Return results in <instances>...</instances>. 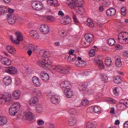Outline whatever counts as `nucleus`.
Wrapping results in <instances>:
<instances>
[{
  "label": "nucleus",
  "mask_w": 128,
  "mask_h": 128,
  "mask_svg": "<svg viewBox=\"0 0 128 128\" xmlns=\"http://www.w3.org/2000/svg\"><path fill=\"white\" fill-rule=\"evenodd\" d=\"M74 50H69V52H68V54H70V56L74 55Z\"/></svg>",
  "instance_id": "60"
},
{
  "label": "nucleus",
  "mask_w": 128,
  "mask_h": 128,
  "mask_svg": "<svg viewBox=\"0 0 128 128\" xmlns=\"http://www.w3.org/2000/svg\"><path fill=\"white\" fill-rule=\"evenodd\" d=\"M48 4H50L56 6H58V0H48Z\"/></svg>",
  "instance_id": "32"
},
{
  "label": "nucleus",
  "mask_w": 128,
  "mask_h": 128,
  "mask_svg": "<svg viewBox=\"0 0 128 128\" xmlns=\"http://www.w3.org/2000/svg\"><path fill=\"white\" fill-rule=\"evenodd\" d=\"M68 4L70 8L74 10H76V12H82V9L79 8H80V6H75L74 2H70Z\"/></svg>",
  "instance_id": "12"
},
{
  "label": "nucleus",
  "mask_w": 128,
  "mask_h": 128,
  "mask_svg": "<svg viewBox=\"0 0 128 128\" xmlns=\"http://www.w3.org/2000/svg\"><path fill=\"white\" fill-rule=\"evenodd\" d=\"M121 14L122 16H126V7L123 6L121 8Z\"/></svg>",
  "instance_id": "51"
},
{
  "label": "nucleus",
  "mask_w": 128,
  "mask_h": 128,
  "mask_svg": "<svg viewBox=\"0 0 128 128\" xmlns=\"http://www.w3.org/2000/svg\"><path fill=\"white\" fill-rule=\"evenodd\" d=\"M86 128H96V126L92 122L90 121L86 124Z\"/></svg>",
  "instance_id": "36"
},
{
  "label": "nucleus",
  "mask_w": 128,
  "mask_h": 128,
  "mask_svg": "<svg viewBox=\"0 0 128 128\" xmlns=\"http://www.w3.org/2000/svg\"><path fill=\"white\" fill-rule=\"evenodd\" d=\"M90 74V72H88V71H86L83 74L84 76H88Z\"/></svg>",
  "instance_id": "59"
},
{
  "label": "nucleus",
  "mask_w": 128,
  "mask_h": 128,
  "mask_svg": "<svg viewBox=\"0 0 128 128\" xmlns=\"http://www.w3.org/2000/svg\"><path fill=\"white\" fill-rule=\"evenodd\" d=\"M7 20L10 24H14L16 22V17L14 15L7 14Z\"/></svg>",
  "instance_id": "8"
},
{
  "label": "nucleus",
  "mask_w": 128,
  "mask_h": 128,
  "mask_svg": "<svg viewBox=\"0 0 128 128\" xmlns=\"http://www.w3.org/2000/svg\"><path fill=\"white\" fill-rule=\"evenodd\" d=\"M33 99H32V104L33 106H34L36 104H37L38 102V96H40V91L34 89L33 90Z\"/></svg>",
  "instance_id": "6"
},
{
  "label": "nucleus",
  "mask_w": 128,
  "mask_h": 128,
  "mask_svg": "<svg viewBox=\"0 0 128 128\" xmlns=\"http://www.w3.org/2000/svg\"><path fill=\"white\" fill-rule=\"evenodd\" d=\"M118 42H121V44L122 42V40L124 42H126V44H128V36H125V38H120V36H118Z\"/></svg>",
  "instance_id": "43"
},
{
  "label": "nucleus",
  "mask_w": 128,
  "mask_h": 128,
  "mask_svg": "<svg viewBox=\"0 0 128 128\" xmlns=\"http://www.w3.org/2000/svg\"><path fill=\"white\" fill-rule=\"evenodd\" d=\"M126 108H128V100H126L124 103H122Z\"/></svg>",
  "instance_id": "62"
},
{
  "label": "nucleus",
  "mask_w": 128,
  "mask_h": 128,
  "mask_svg": "<svg viewBox=\"0 0 128 128\" xmlns=\"http://www.w3.org/2000/svg\"><path fill=\"white\" fill-rule=\"evenodd\" d=\"M102 4H104V6H108V0H102Z\"/></svg>",
  "instance_id": "58"
},
{
  "label": "nucleus",
  "mask_w": 128,
  "mask_h": 128,
  "mask_svg": "<svg viewBox=\"0 0 128 128\" xmlns=\"http://www.w3.org/2000/svg\"><path fill=\"white\" fill-rule=\"evenodd\" d=\"M112 60H110V57L107 58L105 60V64L107 66H110L112 65Z\"/></svg>",
  "instance_id": "39"
},
{
  "label": "nucleus",
  "mask_w": 128,
  "mask_h": 128,
  "mask_svg": "<svg viewBox=\"0 0 128 128\" xmlns=\"http://www.w3.org/2000/svg\"><path fill=\"white\" fill-rule=\"evenodd\" d=\"M40 36L36 31L33 30L32 38L34 40H38Z\"/></svg>",
  "instance_id": "38"
},
{
  "label": "nucleus",
  "mask_w": 128,
  "mask_h": 128,
  "mask_svg": "<svg viewBox=\"0 0 128 128\" xmlns=\"http://www.w3.org/2000/svg\"><path fill=\"white\" fill-rule=\"evenodd\" d=\"M80 61L76 60L75 62V64L76 66H78V68H80Z\"/></svg>",
  "instance_id": "61"
},
{
  "label": "nucleus",
  "mask_w": 128,
  "mask_h": 128,
  "mask_svg": "<svg viewBox=\"0 0 128 128\" xmlns=\"http://www.w3.org/2000/svg\"><path fill=\"white\" fill-rule=\"evenodd\" d=\"M114 82L117 84H120L122 82V78H120V76H117L114 78Z\"/></svg>",
  "instance_id": "41"
},
{
  "label": "nucleus",
  "mask_w": 128,
  "mask_h": 128,
  "mask_svg": "<svg viewBox=\"0 0 128 128\" xmlns=\"http://www.w3.org/2000/svg\"><path fill=\"white\" fill-rule=\"evenodd\" d=\"M7 12H8V14H10L11 16H14V14H14V9L8 8V10L7 9Z\"/></svg>",
  "instance_id": "57"
},
{
  "label": "nucleus",
  "mask_w": 128,
  "mask_h": 128,
  "mask_svg": "<svg viewBox=\"0 0 128 128\" xmlns=\"http://www.w3.org/2000/svg\"><path fill=\"white\" fill-rule=\"evenodd\" d=\"M69 112L71 114H74V115L76 114V113H77L76 110V109L74 108H70L69 110Z\"/></svg>",
  "instance_id": "52"
},
{
  "label": "nucleus",
  "mask_w": 128,
  "mask_h": 128,
  "mask_svg": "<svg viewBox=\"0 0 128 128\" xmlns=\"http://www.w3.org/2000/svg\"><path fill=\"white\" fill-rule=\"evenodd\" d=\"M3 84L5 86H10L12 84V77L10 76H6L3 78Z\"/></svg>",
  "instance_id": "15"
},
{
  "label": "nucleus",
  "mask_w": 128,
  "mask_h": 128,
  "mask_svg": "<svg viewBox=\"0 0 128 128\" xmlns=\"http://www.w3.org/2000/svg\"><path fill=\"white\" fill-rule=\"evenodd\" d=\"M5 72L9 74H16L18 72V70L14 66H9L5 69Z\"/></svg>",
  "instance_id": "9"
},
{
  "label": "nucleus",
  "mask_w": 128,
  "mask_h": 128,
  "mask_svg": "<svg viewBox=\"0 0 128 128\" xmlns=\"http://www.w3.org/2000/svg\"><path fill=\"white\" fill-rule=\"evenodd\" d=\"M40 77L42 80H44V82H48V80H50V76H48V74L44 72H41L40 74Z\"/></svg>",
  "instance_id": "16"
},
{
  "label": "nucleus",
  "mask_w": 128,
  "mask_h": 128,
  "mask_svg": "<svg viewBox=\"0 0 128 128\" xmlns=\"http://www.w3.org/2000/svg\"><path fill=\"white\" fill-rule=\"evenodd\" d=\"M80 63V68H84V66H86V62L82 60H81Z\"/></svg>",
  "instance_id": "53"
},
{
  "label": "nucleus",
  "mask_w": 128,
  "mask_h": 128,
  "mask_svg": "<svg viewBox=\"0 0 128 128\" xmlns=\"http://www.w3.org/2000/svg\"><path fill=\"white\" fill-rule=\"evenodd\" d=\"M94 62L98 64L99 66H100V68L101 70H103L104 68V62L102 60H100V59H95L94 60Z\"/></svg>",
  "instance_id": "20"
},
{
  "label": "nucleus",
  "mask_w": 128,
  "mask_h": 128,
  "mask_svg": "<svg viewBox=\"0 0 128 128\" xmlns=\"http://www.w3.org/2000/svg\"><path fill=\"white\" fill-rule=\"evenodd\" d=\"M18 112L15 111L14 109H12V107L9 108V114L10 116H16V114Z\"/></svg>",
  "instance_id": "48"
},
{
  "label": "nucleus",
  "mask_w": 128,
  "mask_h": 128,
  "mask_svg": "<svg viewBox=\"0 0 128 128\" xmlns=\"http://www.w3.org/2000/svg\"><path fill=\"white\" fill-rule=\"evenodd\" d=\"M32 78V82L34 84V86H40V82L38 78L36 76H34Z\"/></svg>",
  "instance_id": "28"
},
{
  "label": "nucleus",
  "mask_w": 128,
  "mask_h": 128,
  "mask_svg": "<svg viewBox=\"0 0 128 128\" xmlns=\"http://www.w3.org/2000/svg\"><path fill=\"white\" fill-rule=\"evenodd\" d=\"M37 124L38 126H44V121L42 120H37Z\"/></svg>",
  "instance_id": "55"
},
{
  "label": "nucleus",
  "mask_w": 128,
  "mask_h": 128,
  "mask_svg": "<svg viewBox=\"0 0 128 128\" xmlns=\"http://www.w3.org/2000/svg\"><path fill=\"white\" fill-rule=\"evenodd\" d=\"M52 70L54 72H58L62 74H68L70 72L68 70L60 66H55L54 68H52Z\"/></svg>",
  "instance_id": "4"
},
{
  "label": "nucleus",
  "mask_w": 128,
  "mask_h": 128,
  "mask_svg": "<svg viewBox=\"0 0 128 128\" xmlns=\"http://www.w3.org/2000/svg\"><path fill=\"white\" fill-rule=\"evenodd\" d=\"M76 124V118L74 117H70L68 120V124L69 126H72Z\"/></svg>",
  "instance_id": "22"
},
{
  "label": "nucleus",
  "mask_w": 128,
  "mask_h": 128,
  "mask_svg": "<svg viewBox=\"0 0 128 128\" xmlns=\"http://www.w3.org/2000/svg\"><path fill=\"white\" fill-rule=\"evenodd\" d=\"M64 94H65L66 98H70L74 96V92L72 90V88H67V89L64 90Z\"/></svg>",
  "instance_id": "10"
},
{
  "label": "nucleus",
  "mask_w": 128,
  "mask_h": 128,
  "mask_svg": "<svg viewBox=\"0 0 128 128\" xmlns=\"http://www.w3.org/2000/svg\"><path fill=\"white\" fill-rule=\"evenodd\" d=\"M128 36V34L126 32H120V38H124L126 36Z\"/></svg>",
  "instance_id": "44"
},
{
  "label": "nucleus",
  "mask_w": 128,
  "mask_h": 128,
  "mask_svg": "<svg viewBox=\"0 0 128 128\" xmlns=\"http://www.w3.org/2000/svg\"><path fill=\"white\" fill-rule=\"evenodd\" d=\"M64 20L63 22V24H70V22H72V19L68 16H66L64 18Z\"/></svg>",
  "instance_id": "31"
},
{
  "label": "nucleus",
  "mask_w": 128,
  "mask_h": 128,
  "mask_svg": "<svg viewBox=\"0 0 128 128\" xmlns=\"http://www.w3.org/2000/svg\"><path fill=\"white\" fill-rule=\"evenodd\" d=\"M108 100V102H112V104H116V100H114V99H113V98H110Z\"/></svg>",
  "instance_id": "63"
},
{
  "label": "nucleus",
  "mask_w": 128,
  "mask_h": 128,
  "mask_svg": "<svg viewBox=\"0 0 128 128\" xmlns=\"http://www.w3.org/2000/svg\"><path fill=\"white\" fill-rule=\"evenodd\" d=\"M32 52L34 56H38L39 52V54L40 56H41V58L42 60L41 61L38 62L40 66L46 70H48L50 68H52V62L48 60V56H50L48 52H46L44 50H40V51L38 46H33L32 48Z\"/></svg>",
  "instance_id": "1"
},
{
  "label": "nucleus",
  "mask_w": 128,
  "mask_h": 128,
  "mask_svg": "<svg viewBox=\"0 0 128 128\" xmlns=\"http://www.w3.org/2000/svg\"><path fill=\"white\" fill-rule=\"evenodd\" d=\"M115 64H116V66L118 68H120L122 66V60L120 58H117L116 60Z\"/></svg>",
  "instance_id": "40"
},
{
  "label": "nucleus",
  "mask_w": 128,
  "mask_h": 128,
  "mask_svg": "<svg viewBox=\"0 0 128 128\" xmlns=\"http://www.w3.org/2000/svg\"><path fill=\"white\" fill-rule=\"evenodd\" d=\"M76 58V54L70 55L68 58V61L69 62H74Z\"/></svg>",
  "instance_id": "34"
},
{
  "label": "nucleus",
  "mask_w": 128,
  "mask_h": 128,
  "mask_svg": "<svg viewBox=\"0 0 128 128\" xmlns=\"http://www.w3.org/2000/svg\"><path fill=\"white\" fill-rule=\"evenodd\" d=\"M8 12V8L6 7H0V14H6Z\"/></svg>",
  "instance_id": "50"
},
{
  "label": "nucleus",
  "mask_w": 128,
  "mask_h": 128,
  "mask_svg": "<svg viewBox=\"0 0 128 128\" xmlns=\"http://www.w3.org/2000/svg\"><path fill=\"white\" fill-rule=\"evenodd\" d=\"M70 2H74V6H80V8L82 10L84 8L82 7V4H84V0H76L74 1H72Z\"/></svg>",
  "instance_id": "18"
},
{
  "label": "nucleus",
  "mask_w": 128,
  "mask_h": 128,
  "mask_svg": "<svg viewBox=\"0 0 128 128\" xmlns=\"http://www.w3.org/2000/svg\"><path fill=\"white\" fill-rule=\"evenodd\" d=\"M82 106H88V101L87 100H84L81 102Z\"/></svg>",
  "instance_id": "54"
},
{
  "label": "nucleus",
  "mask_w": 128,
  "mask_h": 128,
  "mask_svg": "<svg viewBox=\"0 0 128 128\" xmlns=\"http://www.w3.org/2000/svg\"><path fill=\"white\" fill-rule=\"evenodd\" d=\"M6 49L10 54H14L16 52V48L12 46H8L6 47Z\"/></svg>",
  "instance_id": "29"
},
{
  "label": "nucleus",
  "mask_w": 128,
  "mask_h": 128,
  "mask_svg": "<svg viewBox=\"0 0 128 128\" xmlns=\"http://www.w3.org/2000/svg\"><path fill=\"white\" fill-rule=\"evenodd\" d=\"M0 62L2 64H4V66H8L12 64V60L6 57H2Z\"/></svg>",
  "instance_id": "11"
},
{
  "label": "nucleus",
  "mask_w": 128,
  "mask_h": 128,
  "mask_svg": "<svg viewBox=\"0 0 128 128\" xmlns=\"http://www.w3.org/2000/svg\"><path fill=\"white\" fill-rule=\"evenodd\" d=\"M25 116L27 120H32V113L30 112H28L26 114Z\"/></svg>",
  "instance_id": "33"
},
{
  "label": "nucleus",
  "mask_w": 128,
  "mask_h": 128,
  "mask_svg": "<svg viewBox=\"0 0 128 128\" xmlns=\"http://www.w3.org/2000/svg\"><path fill=\"white\" fill-rule=\"evenodd\" d=\"M12 102V94L8 92H5L0 95V104H2L5 102Z\"/></svg>",
  "instance_id": "2"
},
{
  "label": "nucleus",
  "mask_w": 128,
  "mask_h": 128,
  "mask_svg": "<svg viewBox=\"0 0 128 128\" xmlns=\"http://www.w3.org/2000/svg\"><path fill=\"white\" fill-rule=\"evenodd\" d=\"M12 96L14 100H18L20 96V91L18 90H15L12 92Z\"/></svg>",
  "instance_id": "17"
},
{
  "label": "nucleus",
  "mask_w": 128,
  "mask_h": 128,
  "mask_svg": "<svg viewBox=\"0 0 128 128\" xmlns=\"http://www.w3.org/2000/svg\"><path fill=\"white\" fill-rule=\"evenodd\" d=\"M15 34L16 36V40H14L12 36H10V38L13 44H20V42L24 40L22 34L20 32H16Z\"/></svg>",
  "instance_id": "3"
},
{
  "label": "nucleus",
  "mask_w": 128,
  "mask_h": 128,
  "mask_svg": "<svg viewBox=\"0 0 128 128\" xmlns=\"http://www.w3.org/2000/svg\"><path fill=\"white\" fill-rule=\"evenodd\" d=\"M32 106H34V108H35L36 112H42V110H44V108H42V106L36 103L34 104H34L32 105Z\"/></svg>",
  "instance_id": "24"
},
{
  "label": "nucleus",
  "mask_w": 128,
  "mask_h": 128,
  "mask_svg": "<svg viewBox=\"0 0 128 128\" xmlns=\"http://www.w3.org/2000/svg\"><path fill=\"white\" fill-rule=\"evenodd\" d=\"M69 86H70V83L68 82H62L60 84V86L61 88H62V90H64H64H66L67 88H70Z\"/></svg>",
  "instance_id": "23"
},
{
  "label": "nucleus",
  "mask_w": 128,
  "mask_h": 128,
  "mask_svg": "<svg viewBox=\"0 0 128 128\" xmlns=\"http://www.w3.org/2000/svg\"><path fill=\"white\" fill-rule=\"evenodd\" d=\"M87 25L88 26H89V28H94V24L92 23V20L90 18H88L87 19Z\"/></svg>",
  "instance_id": "37"
},
{
  "label": "nucleus",
  "mask_w": 128,
  "mask_h": 128,
  "mask_svg": "<svg viewBox=\"0 0 128 128\" xmlns=\"http://www.w3.org/2000/svg\"><path fill=\"white\" fill-rule=\"evenodd\" d=\"M40 30L44 34H48L50 30H48V26L44 24H42L40 27Z\"/></svg>",
  "instance_id": "14"
},
{
  "label": "nucleus",
  "mask_w": 128,
  "mask_h": 128,
  "mask_svg": "<svg viewBox=\"0 0 128 128\" xmlns=\"http://www.w3.org/2000/svg\"><path fill=\"white\" fill-rule=\"evenodd\" d=\"M32 4L33 8L36 10H42L44 8V5L40 2H36L33 1Z\"/></svg>",
  "instance_id": "7"
},
{
  "label": "nucleus",
  "mask_w": 128,
  "mask_h": 128,
  "mask_svg": "<svg viewBox=\"0 0 128 128\" xmlns=\"http://www.w3.org/2000/svg\"><path fill=\"white\" fill-rule=\"evenodd\" d=\"M44 18L48 22H54V18L52 16H44Z\"/></svg>",
  "instance_id": "45"
},
{
  "label": "nucleus",
  "mask_w": 128,
  "mask_h": 128,
  "mask_svg": "<svg viewBox=\"0 0 128 128\" xmlns=\"http://www.w3.org/2000/svg\"><path fill=\"white\" fill-rule=\"evenodd\" d=\"M96 49H92L90 50L89 52V56L91 58L94 56H96Z\"/></svg>",
  "instance_id": "49"
},
{
  "label": "nucleus",
  "mask_w": 128,
  "mask_h": 128,
  "mask_svg": "<svg viewBox=\"0 0 128 128\" xmlns=\"http://www.w3.org/2000/svg\"><path fill=\"white\" fill-rule=\"evenodd\" d=\"M25 48H26L28 50L27 52L29 56H30L32 54V44H29L25 46Z\"/></svg>",
  "instance_id": "27"
},
{
  "label": "nucleus",
  "mask_w": 128,
  "mask_h": 128,
  "mask_svg": "<svg viewBox=\"0 0 128 128\" xmlns=\"http://www.w3.org/2000/svg\"><path fill=\"white\" fill-rule=\"evenodd\" d=\"M92 38H94V36L90 34H86L84 35L86 42H84V44H85V46H90V42H92Z\"/></svg>",
  "instance_id": "5"
},
{
  "label": "nucleus",
  "mask_w": 128,
  "mask_h": 128,
  "mask_svg": "<svg viewBox=\"0 0 128 128\" xmlns=\"http://www.w3.org/2000/svg\"><path fill=\"white\" fill-rule=\"evenodd\" d=\"M108 42L109 46H114V44H116V40H114V38H110L108 40Z\"/></svg>",
  "instance_id": "46"
},
{
  "label": "nucleus",
  "mask_w": 128,
  "mask_h": 128,
  "mask_svg": "<svg viewBox=\"0 0 128 128\" xmlns=\"http://www.w3.org/2000/svg\"><path fill=\"white\" fill-rule=\"evenodd\" d=\"M51 102L54 104H58L60 101L58 100V96H52L51 97Z\"/></svg>",
  "instance_id": "26"
},
{
  "label": "nucleus",
  "mask_w": 128,
  "mask_h": 128,
  "mask_svg": "<svg viewBox=\"0 0 128 128\" xmlns=\"http://www.w3.org/2000/svg\"><path fill=\"white\" fill-rule=\"evenodd\" d=\"M58 34V36H60L64 37V36H68V32H64V30L59 31Z\"/></svg>",
  "instance_id": "42"
},
{
  "label": "nucleus",
  "mask_w": 128,
  "mask_h": 128,
  "mask_svg": "<svg viewBox=\"0 0 128 128\" xmlns=\"http://www.w3.org/2000/svg\"><path fill=\"white\" fill-rule=\"evenodd\" d=\"M88 114H92L94 112L93 106L88 108L86 110Z\"/></svg>",
  "instance_id": "56"
},
{
  "label": "nucleus",
  "mask_w": 128,
  "mask_h": 128,
  "mask_svg": "<svg viewBox=\"0 0 128 128\" xmlns=\"http://www.w3.org/2000/svg\"><path fill=\"white\" fill-rule=\"evenodd\" d=\"M124 128H128V121L124 123Z\"/></svg>",
  "instance_id": "64"
},
{
  "label": "nucleus",
  "mask_w": 128,
  "mask_h": 128,
  "mask_svg": "<svg viewBox=\"0 0 128 128\" xmlns=\"http://www.w3.org/2000/svg\"><path fill=\"white\" fill-rule=\"evenodd\" d=\"M116 14V10L114 8H111L106 10V14L108 16H114Z\"/></svg>",
  "instance_id": "13"
},
{
  "label": "nucleus",
  "mask_w": 128,
  "mask_h": 128,
  "mask_svg": "<svg viewBox=\"0 0 128 128\" xmlns=\"http://www.w3.org/2000/svg\"><path fill=\"white\" fill-rule=\"evenodd\" d=\"M11 108L18 112L20 108V104L18 102L14 103L11 106Z\"/></svg>",
  "instance_id": "21"
},
{
  "label": "nucleus",
  "mask_w": 128,
  "mask_h": 128,
  "mask_svg": "<svg viewBox=\"0 0 128 128\" xmlns=\"http://www.w3.org/2000/svg\"><path fill=\"white\" fill-rule=\"evenodd\" d=\"M118 88L115 87L113 90V96H120V91H118Z\"/></svg>",
  "instance_id": "35"
},
{
  "label": "nucleus",
  "mask_w": 128,
  "mask_h": 128,
  "mask_svg": "<svg viewBox=\"0 0 128 128\" xmlns=\"http://www.w3.org/2000/svg\"><path fill=\"white\" fill-rule=\"evenodd\" d=\"M8 124V118L6 116L0 117V126H4Z\"/></svg>",
  "instance_id": "25"
},
{
  "label": "nucleus",
  "mask_w": 128,
  "mask_h": 128,
  "mask_svg": "<svg viewBox=\"0 0 128 128\" xmlns=\"http://www.w3.org/2000/svg\"><path fill=\"white\" fill-rule=\"evenodd\" d=\"M86 88H88L87 83H81L79 84L78 90L80 92H86Z\"/></svg>",
  "instance_id": "19"
},
{
  "label": "nucleus",
  "mask_w": 128,
  "mask_h": 128,
  "mask_svg": "<svg viewBox=\"0 0 128 128\" xmlns=\"http://www.w3.org/2000/svg\"><path fill=\"white\" fill-rule=\"evenodd\" d=\"M101 80L102 82H108V78L104 74H101Z\"/></svg>",
  "instance_id": "47"
},
{
  "label": "nucleus",
  "mask_w": 128,
  "mask_h": 128,
  "mask_svg": "<svg viewBox=\"0 0 128 128\" xmlns=\"http://www.w3.org/2000/svg\"><path fill=\"white\" fill-rule=\"evenodd\" d=\"M102 110V108L100 106H93V112L95 114H100V111Z\"/></svg>",
  "instance_id": "30"
}]
</instances>
